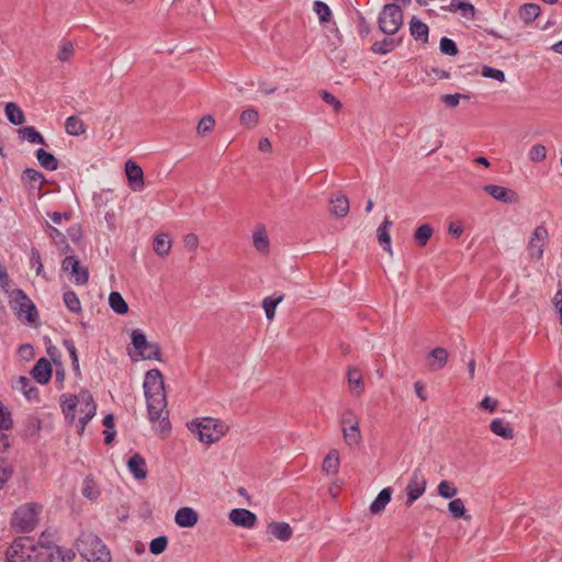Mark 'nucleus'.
I'll list each match as a JSON object with an SVG mask.
<instances>
[{
  "label": "nucleus",
  "instance_id": "4c0bfd02",
  "mask_svg": "<svg viewBox=\"0 0 562 562\" xmlns=\"http://www.w3.org/2000/svg\"><path fill=\"white\" fill-rule=\"evenodd\" d=\"M110 307L117 314L123 315L127 313L128 305L119 292H111L109 295Z\"/></svg>",
  "mask_w": 562,
  "mask_h": 562
},
{
  "label": "nucleus",
  "instance_id": "f704fd0d",
  "mask_svg": "<svg viewBox=\"0 0 562 562\" xmlns=\"http://www.w3.org/2000/svg\"><path fill=\"white\" fill-rule=\"evenodd\" d=\"M46 232H47V235L49 236V238L52 239V241L58 248H60V250L63 252H66V251H68L70 249L65 235L61 232H59L57 228H55L54 226L47 224Z\"/></svg>",
  "mask_w": 562,
  "mask_h": 562
},
{
  "label": "nucleus",
  "instance_id": "6e6552de",
  "mask_svg": "<svg viewBox=\"0 0 562 562\" xmlns=\"http://www.w3.org/2000/svg\"><path fill=\"white\" fill-rule=\"evenodd\" d=\"M548 238H549V233H548V229L546 228V226L538 225L533 229V232L530 236V239L528 241V245H527V251H528L529 258L531 260L538 261V260L542 259Z\"/></svg>",
  "mask_w": 562,
  "mask_h": 562
},
{
  "label": "nucleus",
  "instance_id": "9d476101",
  "mask_svg": "<svg viewBox=\"0 0 562 562\" xmlns=\"http://www.w3.org/2000/svg\"><path fill=\"white\" fill-rule=\"evenodd\" d=\"M13 303L15 304L14 308H18L20 317H24L29 323H33L36 319V307L22 290L16 289L13 291Z\"/></svg>",
  "mask_w": 562,
  "mask_h": 562
},
{
  "label": "nucleus",
  "instance_id": "a19ab883",
  "mask_svg": "<svg viewBox=\"0 0 562 562\" xmlns=\"http://www.w3.org/2000/svg\"><path fill=\"white\" fill-rule=\"evenodd\" d=\"M22 138L26 139L31 144H42L45 145L44 137L33 127L26 126L19 131Z\"/></svg>",
  "mask_w": 562,
  "mask_h": 562
},
{
  "label": "nucleus",
  "instance_id": "ea45409f",
  "mask_svg": "<svg viewBox=\"0 0 562 562\" xmlns=\"http://www.w3.org/2000/svg\"><path fill=\"white\" fill-rule=\"evenodd\" d=\"M400 44V41L395 38H384L381 42H375L372 45V50L380 55H385L395 49Z\"/></svg>",
  "mask_w": 562,
  "mask_h": 562
},
{
  "label": "nucleus",
  "instance_id": "0eeeda50",
  "mask_svg": "<svg viewBox=\"0 0 562 562\" xmlns=\"http://www.w3.org/2000/svg\"><path fill=\"white\" fill-rule=\"evenodd\" d=\"M134 348L143 359L161 361V351L157 342L148 341L145 334L139 329H134L131 334Z\"/></svg>",
  "mask_w": 562,
  "mask_h": 562
},
{
  "label": "nucleus",
  "instance_id": "603ef678",
  "mask_svg": "<svg viewBox=\"0 0 562 562\" xmlns=\"http://www.w3.org/2000/svg\"><path fill=\"white\" fill-rule=\"evenodd\" d=\"M23 178L31 184L41 186L45 181V177L43 176V173L33 168H26L23 171Z\"/></svg>",
  "mask_w": 562,
  "mask_h": 562
},
{
  "label": "nucleus",
  "instance_id": "e433bc0d",
  "mask_svg": "<svg viewBox=\"0 0 562 562\" xmlns=\"http://www.w3.org/2000/svg\"><path fill=\"white\" fill-rule=\"evenodd\" d=\"M432 234V227L429 224H423L416 228L414 233V240L418 246L424 247L427 245Z\"/></svg>",
  "mask_w": 562,
  "mask_h": 562
},
{
  "label": "nucleus",
  "instance_id": "c85d7f7f",
  "mask_svg": "<svg viewBox=\"0 0 562 562\" xmlns=\"http://www.w3.org/2000/svg\"><path fill=\"white\" fill-rule=\"evenodd\" d=\"M60 404H61V408H63V413H64L65 417L70 423H72L76 417V414H75L76 408L79 405L78 396H70V395L63 394L60 396Z\"/></svg>",
  "mask_w": 562,
  "mask_h": 562
},
{
  "label": "nucleus",
  "instance_id": "ddd939ff",
  "mask_svg": "<svg viewBox=\"0 0 562 562\" xmlns=\"http://www.w3.org/2000/svg\"><path fill=\"white\" fill-rule=\"evenodd\" d=\"M125 175L132 191L139 192L144 189V172L139 165L132 160L126 161Z\"/></svg>",
  "mask_w": 562,
  "mask_h": 562
},
{
  "label": "nucleus",
  "instance_id": "c03bdc74",
  "mask_svg": "<svg viewBox=\"0 0 562 562\" xmlns=\"http://www.w3.org/2000/svg\"><path fill=\"white\" fill-rule=\"evenodd\" d=\"M314 12L318 15L321 23L329 22L331 18V10L323 1H315L313 5Z\"/></svg>",
  "mask_w": 562,
  "mask_h": 562
},
{
  "label": "nucleus",
  "instance_id": "cd10ccee",
  "mask_svg": "<svg viewBox=\"0 0 562 562\" xmlns=\"http://www.w3.org/2000/svg\"><path fill=\"white\" fill-rule=\"evenodd\" d=\"M347 378L351 392L357 396L361 395L364 390L361 372L357 368H349Z\"/></svg>",
  "mask_w": 562,
  "mask_h": 562
},
{
  "label": "nucleus",
  "instance_id": "aec40b11",
  "mask_svg": "<svg viewBox=\"0 0 562 562\" xmlns=\"http://www.w3.org/2000/svg\"><path fill=\"white\" fill-rule=\"evenodd\" d=\"M31 373H32V376L40 384H46L50 380V376H52L50 362L45 358H41L40 360L36 361Z\"/></svg>",
  "mask_w": 562,
  "mask_h": 562
},
{
  "label": "nucleus",
  "instance_id": "5701e85b",
  "mask_svg": "<svg viewBox=\"0 0 562 562\" xmlns=\"http://www.w3.org/2000/svg\"><path fill=\"white\" fill-rule=\"evenodd\" d=\"M392 488L385 487L380 491L378 496L371 503L369 510L372 515H379L384 512L386 505L391 502Z\"/></svg>",
  "mask_w": 562,
  "mask_h": 562
},
{
  "label": "nucleus",
  "instance_id": "a211bd4d",
  "mask_svg": "<svg viewBox=\"0 0 562 562\" xmlns=\"http://www.w3.org/2000/svg\"><path fill=\"white\" fill-rule=\"evenodd\" d=\"M329 212L336 217H345L349 212V200L346 195L334 193L329 198Z\"/></svg>",
  "mask_w": 562,
  "mask_h": 562
},
{
  "label": "nucleus",
  "instance_id": "864d4df0",
  "mask_svg": "<svg viewBox=\"0 0 562 562\" xmlns=\"http://www.w3.org/2000/svg\"><path fill=\"white\" fill-rule=\"evenodd\" d=\"M5 114L10 123L13 125H21L25 117L24 113L22 112L21 108H4Z\"/></svg>",
  "mask_w": 562,
  "mask_h": 562
},
{
  "label": "nucleus",
  "instance_id": "2f4dec72",
  "mask_svg": "<svg viewBox=\"0 0 562 562\" xmlns=\"http://www.w3.org/2000/svg\"><path fill=\"white\" fill-rule=\"evenodd\" d=\"M540 14V7L536 3H526L518 11L519 19L528 24L535 21Z\"/></svg>",
  "mask_w": 562,
  "mask_h": 562
},
{
  "label": "nucleus",
  "instance_id": "774afa93",
  "mask_svg": "<svg viewBox=\"0 0 562 562\" xmlns=\"http://www.w3.org/2000/svg\"><path fill=\"white\" fill-rule=\"evenodd\" d=\"M448 232L453 237H460L463 233V226L460 223L451 222L448 227Z\"/></svg>",
  "mask_w": 562,
  "mask_h": 562
},
{
  "label": "nucleus",
  "instance_id": "4468645a",
  "mask_svg": "<svg viewBox=\"0 0 562 562\" xmlns=\"http://www.w3.org/2000/svg\"><path fill=\"white\" fill-rule=\"evenodd\" d=\"M483 190L495 200L507 204H516L519 201L517 192L502 186L486 184Z\"/></svg>",
  "mask_w": 562,
  "mask_h": 562
},
{
  "label": "nucleus",
  "instance_id": "b1692460",
  "mask_svg": "<svg viewBox=\"0 0 562 562\" xmlns=\"http://www.w3.org/2000/svg\"><path fill=\"white\" fill-rule=\"evenodd\" d=\"M172 240L166 233L157 234L153 240V249L159 257H167L170 252Z\"/></svg>",
  "mask_w": 562,
  "mask_h": 562
},
{
  "label": "nucleus",
  "instance_id": "338daca9",
  "mask_svg": "<svg viewBox=\"0 0 562 562\" xmlns=\"http://www.w3.org/2000/svg\"><path fill=\"white\" fill-rule=\"evenodd\" d=\"M497 405H498V401L496 398L491 397V396H485L480 402V407L482 409L488 411L490 413H493L497 408Z\"/></svg>",
  "mask_w": 562,
  "mask_h": 562
},
{
  "label": "nucleus",
  "instance_id": "423d86ee",
  "mask_svg": "<svg viewBox=\"0 0 562 562\" xmlns=\"http://www.w3.org/2000/svg\"><path fill=\"white\" fill-rule=\"evenodd\" d=\"M81 555L89 562H110L111 554L102 540L95 536H89L83 541Z\"/></svg>",
  "mask_w": 562,
  "mask_h": 562
},
{
  "label": "nucleus",
  "instance_id": "4be33fe9",
  "mask_svg": "<svg viewBox=\"0 0 562 562\" xmlns=\"http://www.w3.org/2000/svg\"><path fill=\"white\" fill-rule=\"evenodd\" d=\"M127 468L136 480L147 476L146 461L139 453H134L127 461Z\"/></svg>",
  "mask_w": 562,
  "mask_h": 562
},
{
  "label": "nucleus",
  "instance_id": "79ce46f5",
  "mask_svg": "<svg viewBox=\"0 0 562 562\" xmlns=\"http://www.w3.org/2000/svg\"><path fill=\"white\" fill-rule=\"evenodd\" d=\"M75 558V552L71 549H63L55 547L54 551L49 553L50 562H69Z\"/></svg>",
  "mask_w": 562,
  "mask_h": 562
},
{
  "label": "nucleus",
  "instance_id": "58836bf2",
  "mask_svg": "<svg viewBox=\"0 0 562 562\" xmlns=\"http://www.w3.org/2000/svg\"><path fill=\"white\" fill-rule=\"evenodd\" d=\"M451 12L461 11L464 18L472 19L474 16V7L464 0H452L448 7Z\"/></svg>",
  "mask_w": 562,
  "mask_h": 562
},
{
  "label": "nucleus",
  "instance_id": "69168bd1",
  "mask_svg": "<svg viewBox=\"0 0 562 562\" xmlns=\"http://www.w3.org/2000/svg\"><path fill=\"white\" fill-rule=\"evenodd\" d=\"M31 265H32V267L35 268L37 276L43 274L44 267L42 263V258H41L38 250H36V249H32V251H31Z\"/></svg>",
  "mask_w": 562,
  "mask_h": 562
},
{
  "label": "nucleus",
  "instance_id": "7c9ffc66",
  "mask_svg": "<svg viewBox=\"0 0 562 562\" xmlns=\"http://www.w3.org/2000/svg\"><path fill=\"white\" fill-rule=\"evenodd\" d=\"M491 431L503 439H513L514 438V429L509 426L508 423L504 422L501 418H495L491 422L490 425Z\"/></svg>",
  "mask_w": 562,
  "mask_h": 562
},
{
  "label": "nucleus",
  "instance_id": "e2e57ef3",
  "mask_svg": "<svg viewBox=\"0 0 562 562\" xmlns=\"http://www.w3.org/2000/svg\"><path fill=\"white\" fill-rule=\"evenodd\" d=\"M74 53V46L71 43H64L58 50L57 57L61 61H67L71 58Z\"/></svg>",
  "mask_w": 562,
  "mask_h": 562
},
{
  "label": "nucleus",
  "instance_id": "8fccbe9b",
  "mask_svg": "<svg viewBox=\"0 0 562 562\" xmlns=\"http://www.w3.org/2000/svg\"><path fill=\"white\" fill-rule=\"evenodd\" d=\"M528 157L532 162L543 161L547 157L546 146H543L541 144L533 145L528 153Z\"/></svg>",
  "mask_w": 562,
  "mask_h": 562
},
{
  "label": "nucleus",
  "instance_id": "393cba45",
  "mask_svg": "<svg viewBox=\"0 0 562 562\" xmlns=\"http://www.w3.org/2000/svg\"><path fill=\"white\" fill-rule=\"evenodd\" d=\"M268 532L280 541H288L292 537V528L288 522L272 521L268 525Z\"/></svg>",
  "mask_w": 562,
  "mask_h": 562
},
{
  "label": "nucleus",
  "instance_id": "4d7b16f0",
  "mask_svg": "<svg viewBox=\"0 0 562 562\" xmlns=\"http://www.w3.org/2000/svg\"><path fill=\"white\" fill-rule=\"evenodd\" d=\"M376 233H378V240H379L380 245L383 247V249L390 256H393L390 233L387 231H383L381 228H378Z\"/></svg>",
  "mask_w": 562,
  "mask_h": 562
},
{
  "label": "nucleus",
  "instance_id": "dca6fc26",
  "mask_svg": "<svg viewBox=\"0 0 562 562\" xmlns=\"http://www.w3.org/2000/svg\"><path fill=\"white\" fill-rule=\"evenodd\" d=\"M252 245L254 248L262 254L268 255L270 250V240L267 233V229L263 225L259 224L255 227L252 232Z\"/></svg>",
  "mask_w": 562,
  "mask_h": 562
},
{
  "label": "nucleus",
  "instance_id": "bb28decb",
  "mask_svg": "<svg viewBox=\"0 0 562 562\" xmlns=\"http://www.w3.org/2000/svg\"><path fill=\"white\" fill-rule=\"evenodd\" d=\"M339 452L337 449H330L324 458L322 471L327 475H335L339 470Z\"/></svg>",
  "mask_w": 562,
  "mask_h": 562
},
{
  "label": "nucleus",
  "instance_id": "7ed1b4c3",
  "mask_svg": "<svg viewBox=\"0 0 562 562\" xmlns=\"http://www.w3.org/2000/svg\"><path fill=\"white\" fill-rule=\"evenodd\" d=\"M42 506L29 503L20 506L13 514L12 526L21 532L32 531L37 522Z\"/></svg>",
  "mask_w": 562,
  "mask_h": 562
},
{
  "label": "nucleus",
  "instance_id": "1a4fd4ad",
  "mask_svg": "<svg viewBox=\"0 0 562 562\" xmlns=\"http://www.w3.org/2000/svg\"><path fill=\"white\" fill-rule=\"evenodd\" d=\"M426 479L420 469H415L406 486V506H412L426 491Z\"/></svg>",
  "mask_w": 562,
  "mask_h": 562
},
{
  "label": "nucleus",
  "instance_id": "09e8293b",
  "mask_svg": "<svg viewBox=\"0 0 562 562\" xmlns=\"http://www.w3.org/2000/svg\"><path fill=\"white\" fill-rule=\"evenodd\" d=\"M437 491L443 498H452L458 494L457 487L449 481H441L438 484Z\"/></svg>",
  "mask_w": 562,
  "mask_h": 562
},
{
  "label": "nucleus",
  "instance_id": "13d9d810",
  "mask_svg": "<svg viewBox=\"0 0 562 562\" xmlns=\"http://www.w3.org/2000/svg\"><path fill=\"white\" fill-rule=\"evenodd\" d=\"M12 424H13V422L11 418V413L0 402V429L9 430L12 428Z\"/></svg>",
  "mask_w": 562,
  "mask_h": 562
},
{
  "label": "nucleus",
  "instance_id": "f03ea898",
  "mask_svg": "<svg viewBox=\"0 0 562 562\" xmlns=\"http://www.w3.org/2000/svg\"><path fill=\"white\" fill-rule=\"evenodd\" d=\"M189 429L196 434L201 442L211 445L217 442L228 431V426L220 419L203 417L191 422Z\"/></svg>",
  "mask_w": 562,
  "mask_h": 562
},
{
  "label": "nucleus",
  "instance_id": "37998d69",
  "mask_svg": "<svg viewBox=\"0 0 562 562\" xmlns=\"http://www.w3.org/2000/svg\"><path fill=\"white\" fill-rule=\"evenodd\" d=\"M448 510L452 518L458 519L465 517V506L461 498H454L448 504Z\"/></svg>",
  "mask_w": 562,
  "mask_h": 562
},
{
  "label": "nucleus",
  "instance_id": "72a5a7b5",
  "mask_svg": "<svg viewBox=\"0 0 562 562\" xmlns=\"http://www.w3.org/2000/svg\"><path fill=\"white\" fill-rule=\"evenodd\" d=\"M284 295L283 294H273L271 296H267L262 301V307L266 313V317L268 319H272L276 314L277 306L283 301Z\"/></svg>",
  "mask_w": 562,
  "mask_h": 562
},
{
  "label": "nucleus",
  "instance_id": "f3484780",
  "mask_svg": "<svg viewBox=\"0 0 562 562\" xmlns=\"http://www.w3.org/2000/svg\"><path fill=\"white\" fill-rule=\"evenodd\" d=\"M199 515L191 507H181L176 512L175 522L181 528H192L198 524Z\"/></svg>",
  "mask_w": 562,
  "mask_h": 562
},
{
  "label": "nucleus",
  "instance_id": "5fc2aeb1",
  "mask_svg": "<svg viewBox=\"0 0 562 562\" xmlns=\"http://www.w3.org/2000/svg\"><path fill=\"white\" fill-rule=\"evenodd\" d=\"M215 121L211 115L202 117L196 126L199 135L204 136L209 134L214 127Z\"/></svg>",
  "mask_w": 562,
  "mask_h": 562
},
{
  "label": "nucleus",
  "instance_id": "49530a36",
  "mask_svg": "<svg viewBox=\"0 0 562 562\" xmlns=\"http://www.w3.org/2000/svg\"><path fill=\"white\" fill-rule=\"evenodd\" d=\"M64 302L69 311L74 313L81 312V303L74 291H67L64 293Z\"/></svg>",
  "mask_w": 562,
  "mask_h": 562
},
{
  "label": "nucleus",
  "instance_id": "052dcab7",
  "mask_svg": "<svg viewBox=\"0 0 562 562\" xmlns=\"http://www.w3.org/2000/svg\"><path fill=\"white\" fill-rule=\"evenodd\" d=\"M183 247L190 251L194 252L199 247V237L194 233H189L183 237Z\"/></svg>",
  "mask_w": 562,
  "mask_h": 562
},
{
  "label": "nucleus",
  "instance_id": "412c9836",
  "mask_svg": "<svg viewBox=\"0 0 562 562\" xmlns=\"http://www.w3.org/2000/svg\"><path fill=\"white\" fill-rule=\"evenodd\" d=\"M13 387L25 396L29 401H37L38 400V390L34 386L31 379L26 376H19L14 382Z\"/></svg>",
  "mask_w": 562,
  "mask_h": 562
},
{
  "label": "nucleus",
  "instance_id": "de8ad7c7",
  "mask_svg": "<svg viewBox=\"0 0 562 562\" xmlns=\"http://www.w3.org/2000/svg\"><path fill=\"white\" fill-rule=\"evenodd\" d=\"M339 423L341 428L348 426L355 427L359 426V418L352 409L346 408L340 415Z\"/></svg>",
  "mask_w": 562,
  "mask_h": 562
},
{
  "label": "nucleus",
  "instance_id": "a878e982",
  "mask_svg": "<svg viewBox=\"0 0 562 562\" xmlns=\"http://www.w3.org/2000/svg\"><path fill=\"white\" fill-rule=\"evenodd\" d=\"M341 432H342V438H344L345 443L350 449H356L361 445L362 436H361V431H360V426L342 427Z\"/></svg>",
  "mask_w": 562,
  "mask_h": 562
},
{
  "label": "nucleus",
  "instance_id": "6e6d98bb",
  "mask_svg": "<svg viewBox=\"0 0 562 562\" xmlns=\"http://www.w3.org/2000/svg\"><path fill=\"white\" fill-rule=\"evenodd\" d=\"M440 52L448 56H456L458 54L457 44L449 37H442L440 40Z\"/></svg>",
  "mask_w": 562,
  "mask_h": 562
},
{
  "label": "nucleus",
  "instance_id": "20e7f679",
  "mask_svg": "<svg viewBox=\"0 0 562 562\" xmlns=\"http://www.w3.org/2000/svg\"><path fill=\"white\" fill-rule=\"evenodd\" d=\"M36 547L29 537H20L7 551L8 562H36Z\"/></svg>",
  "mask_w": 562,
  "mask_h": 562
},
{
  "label": "nucleus",
  "instance_id": "9b49d317",
  "mask_svg": "<svg viewBox=\"0 0 562 562\" xmlns=\"http://www.w3.org/2000/svg\"><path fill=\"white\" fill-rule=\"evenodd\" d=\"M80 412L83 414L82 417L79 418L78 423V432L82 434L87 424L92 419L95 415L97 406L93 401L92 395L88 391H83L78 395Z\"/></svg>",
  "mask_w": 562,
  "mask_h": 562
},
{
  "label": "nucleus",
  "instance_id": "473e14b6",
  "mask_svg": "<svg viewBox=\"0 0 562 562\" xmlns=\"http://www.w3.org/2000/svg\"><path fill=\"white\" fill-rule=\"evenodd\" d=\"M36 158L40 165L46 170L54 171L58 168V160L56 157L43 148L36 150Z\"/></svg>",
  "mask_w": 562,
  "mask_h": 562
},
{
  "label": "nucleus",
  "instance_id": "680f3d73",
  "mask_svg": "<svg viewBox=\"0 0 562 562\" xmlns=\"http://www.w3.org/2000/svg\"><path fill=\"white\" fill-rule=\"evenodd\" d=\"M240 121L245 125L252 126L258 121V113L254 109H247L240 114Z\"/></svg>",
  "mask_w": 562,
  "mask_h": 562
},
{
  "label": "nucleus",
  "instance_id": "39448f33",
  "mask_svg": "<svg viewBox=\"0 0 562 562\" xmlns=\"http://www.w3.org/2000/svg\"><path fill=\"white\" fill-rule=\"evenodd\" d=\"M403 24V12L397 4H385L379 15V29L389 35L395 34Z\"/></svg>",
  "mask_w": 562,
  "mask_h": 562
},
{
  "label": "nucleus",
  "instance_id": "0e129e2a",
  "mask_svg": "<svg viewBox=\"0 0 562 562\" xmlns=\"http://www.w3.org/2000/svg\"><path fill=\"white\" fill-rule=\"evenodd\" d=\"M482 75L486 78H492L501 82L505 80V74L502 70L492 67L485 66L482 70Z\"/></svg>",
  "mask_w": 562,
  "mask_h": 562
},
{
  "label": "nucleus",
  "instance_id": "a18cd8bd",
  "mask_svg": "<svg viewBox=\"0 0 562 562\" xmlns=\"http://www.w3.org/2000/svg\"><path fill=\"white\" fill-rule=\"evenodd\" d=\"M82 495L91 501L99 497L100 492L91 477H86L83 481Z\"/></svg>",
  "mask_w": 562,
  "mask_h": 562
},
{
  "label": "nucleus",
  "instance_id": "c756f323",
  "mask_svg": "<svg viewBox=\"0 0 562 562\" xmlns=\"http://www.w3.org/2000/svg\"><path fill=\"white\" fill-rule=\"evenodd\" d=\"M409 32L415 40H420L423 43L428 41L429 29L416 16H413L409 21Z\"/></svg>",
  "mask_w": 562,
  "mask_h": 562
},
{
  "label": "nucleus",
  "instance_id": "bf43d9fd",
  "mask_svg": "<svg viewBox=\"0 0 562 562\" xmlns=\"http://www.w3.org/2000/svg\"><path fill=\"white\" fill-rule=\"evenodd\" d=\"M12 475V468L8 464V462L0 458V490L8 482V480Z\"/></svg>",
  "mask_w": 562,
  "mask_h": 562
},
{
  "label": "nucleus",
  "instance_id": "6ab92c4d",
  "mask_svg": "<svg viewBox=\"0 0 562 562\" xmlns=\"http://www.w3.org/2000/svg\"><path fill=\"white\" fill-rule=\"evenodd\" d=\"M448 362V351L442 347L432 349L427 357V366L430 371L441 370Z\"/></svg>",
  "mask_w": 562,
  "mask_h": 562
},
{
  "label": "nucleus",
  "instance_id": "3c124183",
  "mask_svg": "<svg viewBox=\"0 0 562 562\" xmlns=\"http://www.w3.org/2000/svg\"><path fill=\"white\" fill-rule=\"evenodd\" d=\"M167 546H168V538L166 536H159L150 541L149 551L153 554L158 555L167 549Z\"/></svg>",
  "mask_w": 562,
  "mask_h": 562
},
{
  "label": "nucleus",
  "instance_id": "c9c22d12",
  "mask_svg": "<svg viewBox=\"0 0 562 562\" xmlns=\"http://www.w3.org/2000/svg\"><path fill=\"white\" fill-rule=\"evenodd\" d=\"M65 130L69 135L80 136L86 133V125L78 116L71 115L66 120Z\"/></svg>",
  "mask_w": 562,
  "mask_h": 562
},
{
  "label": "nucleus",
  "instance_id": "2eb2a0df",
  "mask_svg": "<svg viewBox=\"0 0 562 562\" xmlns=\"http://www.w3.org/2000/svg\"><path fill=\"white\" fill-rule=\"evenodd\" d=\"M229 520L243 528L251 529L257 522V516L246 508H234L228 515Z\"/></svg>",
  "mask_w": 562,
  "mask_h": 562
},
{
  "label": "nucleus",
  "instance_id": "f257e3e1",
  "mask_svg": "<svg viewBox=\"0 0 562 562\" xmlns=\"http://www.w3.org/2000/svg\"><path fill=\"white\" fill-rule=\"evenodd\" d=\"M147 413L156 431L164 434L171 428L168 419L167 398L162 374L158 369L148 370L143 383Z\"/></svg>",
  "mask_w": 562,
  "mask_h": 562
},
{
  "label": "nucleus",
  "instance_id": "f8f14e48",
  "mask_svg": "<svg viewBox=\"0 0 562 562\" xmlns=\"http://www.w3.org/2000/svg\"><path fill=\"white\" fill-rule=\"evenodd\" d=\"M61 269L70 272L74 282L78 285H83L89 280L88 269L81 267L79 259L76 256H68L61 262Z\"/></svg>",
  "mask_w": 562,
  "mask_h": 562
}]
</instances>
